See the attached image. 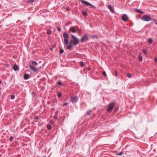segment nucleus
<instances>
[{
    "label": "nucleus",
    "mask_w": 157,
    "mask_h": 157,
    "mask_svg": "<svg viewBox=\"0 0 157 157\" xmlns=\"http://www.w3.org/2000/svg\"><path fill=\"white\" fill-rule=\"evenodd\" d=\"M82 14L84 16H86L87 15V13L86 11H83L82 12Z\"/></svg>",
    "instance_id": "16"
},
{
    "label": "nucleus",
    "mask_w": 157,
    "mask_h": 157,
    "mask_svg": "<svg viewBox=\"0 0 157 157\" xmlns=\"http://www.w3.org/2000/svg\"><path fill=\"white\" fill-rule=\"evenodd\" d=\"M72 40L70 41H72V44H73L75 45H76L79 43V40L75 36L73 35H71Z\"/></svg>",
    "instance_id": "2"
},
{
    "label": "nucleus",
    "mask_w": 157,
    "mask_h": 157,
    "mask_svg": "<svg viewBox=\"0 0 157 157\" xmlns=\"http://www.w3.org/2000/svg\"><path fill=\"white\" fill-rule=\"evenodd\" d=\"M44 157H46V156H44Z\"/></svg>",
    "instance_id": "47"
},
{
    "label": "nucleus",
    "mask_w": 157,
    "mask_h": 157,
    "mask_svg": "<svg viewBox=\"0 0 157 157\" xmlns=\"http://www.w3.org/2000/svg\"><path fill=\"white\" fill-rule=\"evenodd\" d=\"M72 41H70L68 45L67 46V49L70 50L71 49L72 47Z\"/></svg>",
    "instance_id": "10"
},
{
    "label": "nucleus",
    "mask_w": 157,
    "mask_h": 157,
    "mask_svg": "<svg viewBox=\"0 0 157 157\" xmlns=\"http://www.w3.org/2000/svg\"><path fill=\"white\" fill-rule=\"evenodd\" d=\"M13 139V138L12 136H11L10 138V141H11Z\"/></svg>",
    "instance_id": "32"
},
{
    "label": "nucleus",
    "mask_w": 157,
    "mask_h": 157,
    "mask_svg": "<svg viewBox=\"0 0 157 157\" xmlns=\"http://www.w3.org/2000/svg\"><path fill=\"white\" fill-rule=\"evenodd\" d=\"M88 36L85 35L84 36H83L81 39V42H82L87 40L88 39Z\"/></svg>",
    "instance_id": "7"
},
{
    "label": "nucleus",
    "mask_w": 157,
    "mask_h": 157,
    "mask_svg": "<svg viewBox=\"0 0 157 157\" xmlns=\"http://www.w3.org/2000/svg\"><path fill=\"white\" fill-rule=\"evenodd\" d=\"M124 153L123 152H120L117 155H122Z\"/></svg>",
    "instance_id": "28"
},
{
    "label": "nucleus",
    "mask_w": 157,
    "mask_h": 157,
    "mask_svg": "<svg viewBox=\"0 0 157 157\" xmlns=\"http://www.w3.org/2000/svg\"><path fill=\"white\" fill-rule=\"evenodd\" d=\"M67 10L68 11H69V9L68 8H67Z\"/></svg>",
    "instance_id": "43"
},
{
    "label": "nucleus",
    "mask_w": 157,
    "mask_h": 157,
    "mask_svg": "<svg viewBox=\"0 0 157 157\" xmlns=\"http://www.w3.org/2000/svg\"><path fill=\"white\" fill-rule=\"evenodd\" d=\"M115 75L116 76H117L118 75V73L117 71H115Z\"/></svg>",
    "instance_id": "39"
},
{
    "label": "nucleus",
    "mask_w": 157,
    "mask_h": 157,
    "mask_svg": "<svg viewBox=\"0 0 157 157\" xmlns=\"http://www.w3.org/2000/svg\"><path fill=\"white\" fill-rule=\"evenodd\" d=\"M13 69L15 71L19 70L18 67L16 65H15L13 66Z\"/></svg>",
    "instance_id": "11"
},
{
    "label": "nucleus",
    "mask_w": 157,
    "mask_h": 157,
    "mask_svg": "<svg viewBox=\"0 0 157 157\" xmlns=\"http://www.w3.org/2000/svg\"><path fill=\"white\" fill-rule=\"evenodd\" d=\"M54 122L52 120H51L49 121V123H50L51 124H54Z\"/></svg>",
    "instance_id": "31"
},
{
    "label": "nucleus",
    "mask_w": 157,
    "mask_h": 157,
    "mask_svg": "<svg viewBox=\"0 0 157 157\" xmlns=\"http://www.w3.org/2000/svg\"><path fill=\"white\" fill-rule=\"evenodd\" d=\"M140 13L143 14L144 13V12L143 11H141V10L139 11Z\"/></svg>",
    "instance_id": "34"
},
{
    "label": "nucleus",
    "mask_w": 157,
    "mask_h": 157,
    "mask_svg": "<svg viewBox=\"0 0 157 157\" xmlns=\"http://www.w3.org/2000/svg\"><path fill=\"white\" fill-rule=\"evenodd\" d=\"M67 103H64L63 105H67Z\"/></svg>",
    "instance_id": "41"
},
{
    "label": "nucleus",
    "mask_w": 157,
    "mask_h": 157,
    "mask_svg": "<svg viewBox=\"0 0 157 157\" xmlns=\"http://www.w3.org/2000/svg\"><path fill=\"white\" fill-rule=\"evenodd\" d=\"M33 1H34L33 0V1H30V2H33Z\"/></svg>",
    "instance_id": "44"
},
{
    "label": "nucleus",
    "mask_w": 157,
    "mask_h": 157,
    "mask_svg": "<svg viewBox=\"0 0 157 157\" xmlns=\"http://www.w3.org/2000/svg\"><path fill=\"white\" fill-rule=\"evenodd\" d=\"M143 53L145 55H146L147 54V52L146 50H144L143 51Z\"/></svg>",
    "instance_id": "26"
},
{
    "label": "nucleus",
    "mask_w": 157,
    "mask_h": 157,
    "mask_svg": "<svg viewBox=\"0 0 157 157\" xmlns=\"http://www.w3.org/2000/svg\"><path fill=\"white\" fill-rule=\"evenodd\" d=\"M108 8L113 13L114 12V10L113 8L110 5H108Z\"/></svg>",
    "instance_id": "15"
},
{
    "label": "nucleus",
    "mask_w": 157,
    "mask_h": 157,
    "mask_svg": "<svg viewBox=\"0 0 157 157\" xmlns=\"http://www.w3.org/2000/svg\"><path fill=\"white\" fill-rule=\"evenodd\" d=\"M127 76L129 78H131L132 77V75L130 73H127Z\"/></svg>",
    "instance_id": "17"
},
{
    "label": "nucleus",
    "mask_w": 157,
    "mask_h": 157,
    "mask_svg": "<svg viewBox=\"0 0 157 157\" xmlns=\"http://www.w3.org/2000/svg\"><path fill=\"white\" fill-rule=\"evenodd\" d=\"M115 104L114 103H111L109 104V107L108 109L107 110V111L109 112H110L112 110V109L114 106V105Z\"/></svg>",
    "instance_id": "4"
},
{
    "label": "nucleus",
    "mask_w": 157,
    "mask_h": 157,
    "mask_svg": "<svg viewBox=\"0 0 157 157\" xmlns=\"http://www.w3.org/2000/svg\"><path fill=\"white\" fill-rule=\"evenodd\" d=\"M155 63H157V58H155Z\"/></svg>",
    "instance_id": "36"
},
{
    "label": "nucleus",
    "mask_w": 157,
    "mask_h": 157,
    "mask_svg": "<svg viewBox=\"0 0 157 157\" xmlns=\"http://www.w3.org/2000/svg\"><path fill=\"white\" fill-rule=\"evenodd\" d=\"M58 84L59 85H61V82H58Z\"/></svg>",
    "instance_id": "35"
},
{
    "label": "nucleus",
    "mask_w": 157,
    "mask_h": 157,
    "mask_svg": "<svg viewBox=\"0 0 157 157\" xmlns=\"http://www.w3.org/2000/svg\"><path fill=\"white\" fill-rule=\"evenodd\" d=\"M64 52V50L63 49H60V53H62Z\"/></svg>",
    "instance_id": "25"
},
{
    "label": "nucleus",
    "mask_w": 157,
    "mask_h": 157,
    "mask_svg": "<svg viewBox=\"0 0 157 157\" xmlns=\"http://www.w3.org/2000/svg\"><path fill=\"white\" fill-rule=\"evenodd\" d=\"M136 10V12H138L139 13H140V11H140V10H138V9H136V10Z\"/></svg>",
    "instance_id": "37"
},
{
    "label": "nucleus",
    "mask_w": 157,
    "mask_h": 157,
    "mask_svg": "<svg viewBox=\"0 0 157 157\" xmlns=\"http://www.w3.org/2000/svg\"><path fill=\"white\" fill-rule=\"evenodd\" d=\"M117 109H115V111H117Z\"/></svg>",
    "instance_id": "45"
},
{
    "label": "nucleus",
    "mask_w": 157,
    "mask_h": 157,
    "mask_svg": "<svg viewBox=\"0 0 157 157\" xmlns=\"http://www.w3.org/2000/svg\"><path fill=\"white\" fill-rule=\"evenodd\" d=\"M47 128L48 129H51V127L50 125H47Z\"/></svg>",
    "instance_id": "20"
},
{
    "label": "nucleus",
    "mask_w": 157,
    "mask_h": 157,
    "mask_svg": "<svg viewBox=\"0 0 157 157\" xmlns=\"http://www.w3.org/2000/svg\"><path fill=\"white\" fill-rule=\"evenodd\" d=\"M54 118L55 119H56L57 118V117H56V116H54Z\"/></svg>",
    "instance_id": "42"
},
{
    "label": "nucleus",
    "mask_w": 157,
    "mask_h": 157,
    "mask_svg": "<svg viewBox=\"0 0 157 157\" xmlns=\"http://www.w3.org/2000/svg\"><path fill=\"white\" fill-rule=\"evenodd\" d=\"M51 32L50 30H48L47 31V33L48 34H51Z\"/></svg>",
    "instance_id": "30"
},
{
    "label": "nucleus",
    "mask_w": 157,
    "mask_h": 157,
    "mask_svg": "<svg viewBox=\"0 0 157 157\" xmlns=\"http://www.w3.org/2000/svg\"><path fill=\"white\" fill-rule=\"evenodd\" d=\"M1 81H0V83H1Z\"/></svg>",
    "instance_id": "46"
},
{
    "label": "nucleus",
    "mask_w": 157,
    "mask_h": 157,
    "mask_svg": "<svg viewBox=\"0 0 157 157\" xmlns=\"http://www.w3.org/2000/svg\"><path fill=\"white\" fill-rule=\"evenodd\" d=\"M39 117L38 116H36L35 117L34 119L35 120V121L36 122H38V119Z\"/></svg>",
    "instance_id": "19"
},
{
    "label": "nucleus",
    "mask_w": 157,
    "mask_h": 157,
    "mask_svg": "<svg viewBox=\"0 0 157 157\" xmlns=\"http://www.w3.org/2000/svg\"><path fill=\"white\" fill-rule=\"evenodd\" d=\"M11 98L12 99H13L15 98V96L13 95H12L11 96Z\"/></svg>",
    "instance_id": "27"
},
{
    "label": "nucleus",
    "mask_w": 157,
    "mask_h": 157,
    "mask_svg": "<svg viewBox=\"0 0 157 157\" xmlns=\"http://www.w3.org/2000/svg\"><path fill=\"white\" fill-rule=\"evenodd\" d=\"M122 19L124 21H127L128 19V16L125 14H124L122 17Z\"/></svg>",
    "instance_id": "8"
},
{
    "label": "nucleus",
    "mask_w": 157,
    "mask_h": 157,
    "mask_svg": "<svg viewBox=\"0 0 157 157\" xmlns=\"http://www.w3.org/2000/svg\"><path fill=\"white\" fill-rule=\"evenodd\" d=\"M57 29H58V31H61V29L60 28L58 27Z\"/></svg>",
    "instance_id": "38"
},
{
    "label": "nucleus",
    "mask_w": 157,
    "mask_h": 157,
    "mask_svg": "<svg viewBox=\"0 0 157 157\" xmlns=\"http://www.w3.org/2000/svg\"><path fill=\"white\" fill-rule=\"evenodd\" d=\"M58 97L59 98H60L61 96V94L60 93H59L58 95Z\"/></svg>",
    "instance_id": "29"
},
{
    "label": "nucleus",
    "mask_w": 157,
    "mask_h": 157,
    "mask_svg": "<svg viewBox=\"0 0 157 157\" xmlns=\"http://www.w3.org/2000/svg\"><path fill=\"white\" fill-rule=\"evenodd\" d=\"M142 20L146 21H149L151 20V17L149 15H144L141 18Z\"/></svg>",
    "instance_id": "3"
},
{
    "label": "nucleus",
    "mask_w": 157,
    "mask_h": 157,
    "mask_svg": "<svg viewBox=\"0 0 157 157\" xmlns=\"http://www.w3.org/2000/svg\"><path fill=\"white\" fill-rule=\"evenodd\" d=\"M102 75L104 76H105L106 75V72L105 71H103L102 72Z\"/></svg>",
    "instance_id": "23"
},
{
    "label": "nucleus",
    "mask_w": 157,
    "mask_h": 157,
    "mask_svg": "<svg viewBox=\"0 0 157 157\" xmlns=\"http://www.w3.org/2000/svg\"><path fill=\"white\" fill-rule=\"evenodd\" d=\"M68 38H64V42L65 44L67 45L68 44Z\"/></svg>",
    "instance_id": "13"
},
{
    "label": "nucleus",
    "mask_w": 157,
    "mask_h": 157,
    "mask_svg": "<svg viewBox=\"0 0 157 157\" xmlns=\"http://www.w3.org/2000/svg\"><path fill=\"white\" fill-rule=\"evenodd\" d=\"M76 29H76V32H80L81 31V30L78 29L77 26Z\"/></svg>",
    "instance_id": "22"
},
{
    "label": "nucleus",
    "mask_w": 157,
    "mask_h": 157,
    "mask_svg": "<svg viewBox=\"0 0 157 157\" xmlns=\"http://www.w3.org/2000/svg\"><path fill=\"white\" fill-rule=\"evenodd\" d=\"M77 26L71 27L70 28V30L72 33H75L76 32Z\"/></svg>",
    "instance_id": "9"
},
{
    "label": "nucleus",
    "mask_w": 157,
    "mask_h": 157,
    "mask_svg": "<svg viewBox=\"0 0 157 157\" xmlns=\"http://www.w3.org/2000/svg\"><path fill=\"white\" fill-rule=\"evenodd\" d=\"M81 2L82 4H84L85 5H86L87 6H91L92 7H94V6H92L91 4L89 2L84 1L82 0L81 1Z\"/></svg>",
    "instance_id": "6"
},
{
    "label": "nucleus",
    "mask_w": 157,
    "mask_h": 157,
    "mask_svg": "<svg viewBox=\"0 0 157 157\" xmlns=\"http://www.w3.org/2000/svg\"><path fill=\"white\" fill-rule=\"evenodd\" d=\"M63 37L64 38H69V36L68 34L66 33H63Z\"/></svg>",
    "instance_id": "14"
},
{
    "label": "nucleus",
    "mask_w": 157,
    "mask_h": 157,
    "mask_svg": "<svg viewBox=\"0 0 157 157\" xmlns=\"http://www.w3.org/2000/svg\"><path fill=\"white\" fill-rule=\"evenodd\" d=\"M153 20L155 21V24L156 25H157V21L156 20H155V19H153Z\"/></svg>",
    "instance_id": "33"
},
{
    "label": "nucleus",
    "mask_w": 157,
    "mask_h": 157,
    "mask_svg": "<svg viewBox=\"0 0 157 157\" xmlns=\"http://www.w3.org/2000/svg\"><path fill=\"white\" fill-rule=\"evenodd\" d=\"M56 47V45H55V44H53L52 45V47L53 48H55Z\"/></svg>",
    "instance_id": "40"
},
{
    "label": "nucleus",
    "mask_w": 157,
    "mask_h": 157,
    "mask_svg": "<svg viewBox=\"0 0 157 157\" xmlns=\"http://www.w3.org/2000/svg\"><path fill=\"white\" fill-rule=\"evenodd\" d=\"M148 42L150 44H151L152 42V40L151 38H149L148 40Z\"/></svg>",
    "instance_id": "18"
},
{
    "label": "nucleus",
    "mask_w": 157,
    "mask_h": 157,
    "mask_svg": "<svg viewBox=\"0 0 157 157\" xmlns=\"http://www.w3.org/2000/svg\"><path fill=\"white\" fill-rule=\"evenodd\" d=\"M84 64L83 62H80V66L82 67H83L84 66Z\"/></svg>",
    "instance_id": "24"
},
{
    "label": "nucleus",
    "mask_w": 157,
    "mask_h": 157,
    "mask_svg": "<svg viewBox=\"0 0 157 157\" xmlns=\"http://www.w3.org/2000/svg\"><path fill=\"white\" fill-rule=\"evenodd\" d=\"M139 60L140 61H142V57L141 56H140L139 57Z\"/></svg>",
    "instance_id": "21"
},
{
    "label": "nucleus",
    "mask_w": 157,
    "mask_h": 157,
    "mask_svg": "<svg viewBox=\"0 0 157 157\" xmlns=\"http://www.w3.org/2000/svg\"><path fill=\"white\" fill-rule=\"evenodd\" d=\"M30 77L29 75L27 74H25L24 75V77L25 79H27L29 78Z\"/></svg>",
    "instance_id": "12"
},
{
    "label": "nucleus",
    "mask_w": 157,
    "mask_h": 157,
    "mask_svg": "<svg viewBox=\"0 0 157 157\" xmlns=\"http://www.w3.org/2000/svg\"><path fill=\"white\" fill-rule=\"evenodd\" d=\"M32 63V65L30 64L29 65V67L34 72H38L40 67L38 68L36 67L38 64L36 62L33 61Z\"/></svg>",
    "instance_id": "1"
},
{
    "label": "nucleus",
    "mask_w": 157,
    "mask_h": 157,
    "mask_svg": "<svg viewBox=\"0 0 157 157\" xmlns=\"http://www.w3.org/2000/svg\"><path fill=\"white\" fill-rule=\"evenodd\" d=\"M78 100L77 97L76 96H72L71 98V101L72 103L76 102Z\"/></svg>",
    "instance_id": "5"
}]
</instances>
